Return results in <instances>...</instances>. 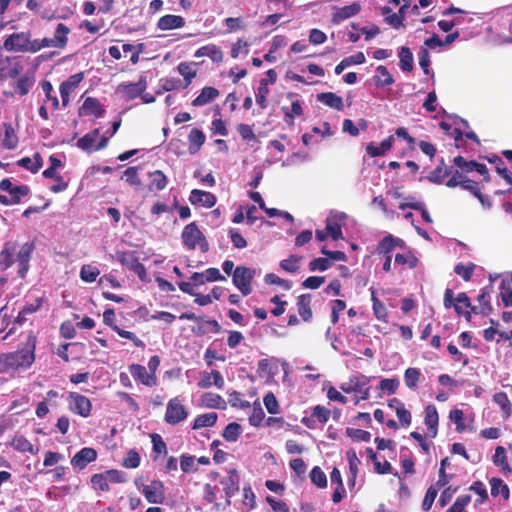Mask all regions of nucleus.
Wrapping results in <instances>:
<instances>
[{
	"mask_svg": "<svg viewBox=\"0 0 512 512\" xmlns=\"http://www.w3.org/2000/svg\"><path fill=\"white\" fill-rule=\"evenodd\" d=\"M37 337L30 331L22 349L0 355V373H13L19 369H25L35 360V347Z\"/></svg>",
	"mask_w": 512,
	"mask_h": 512,
	"instance_id": "1",
	"label": "nucleus"
},
{
	"mask_svg": "<svg viewBox=\"0 0 512 512\" xmlns=\"http://www.w3.org/2000/svg\"><path fill=\"white\" fill-rule=\"evenodd\" d=\"M181 238L188 250H194L197 246L204 253L209 250V243L196 222H191L183 228Z\"/></svg>",
	"mask_w": 512,
	"mask_h": 512,
	"instance_id": "2",
	"label": "nucleus"
},
{
	"mask_svg": "<svg viewBox=\"0 0 512 512\" xmlns=\"http://www.w3.org/2000/svg\"><path fill=\"white\" fill-rule=\"evenodd\" d=\"M255 275V269L246 266H237L233 271L232 282L243 296L252 292L251 284Z\"/></svg>",
	"mask_w": 512,
	"mask_h": 512,
	"instance_id": "3",
	"label": "nucleus"
},
{
	"mask_svg": "<svg viewBox=\"0 0 512 512\" xmlns=\"http://www.w3.org/2000/svg\"><path fill=\"white\" fill-rule=\"evenodd\" d=\"M69 410L83 418L91 414L92 403L90 399L80 393L70 392L67 397Z\"/></svg>",
	"mask_w": 512,
	"mask_h": 512,
	"instance_id": "4",
	"label": "nucleus"
},
{
	"mask_svg": "<svg viewBox=\"0 0 512 512\" xmlns=\"http://www.w3.org/2000/svg\"><path fill=\"white\" fill-rule=\"evenodd\" d=\"M188 416V411L178 397L168 401L164 420L170 425H177Z\"/></svg>",
	"mask_w": 512,
	"mask_h": 512,
	"instance_id": "5",
	"label": "nucleus"
},
{
	"mask_svg": "<svg viewBox=\"0 0 512 512\" xmlns=\"http://www.w3.org/2000/svg\"><path fill=\"white\" fill-rule=\"evenodd\" d=\"M23 72L19 57H0V80L15 79Z\"/></svg>",
	"mask_w": 512,
	"mask_h": 512,
	"instance_id": "6",
	"label": "nucleus"
},
{
	"mask_svg": "<svg viewBox=\"0 0 512 512\" xmlns=\"http://www.w3.org/2000/svg\"><path fill=\"white\" fill-rule=\"evenodd\" d=\"M30 38V32L12 33L4 40L3 48L6 51L26 53Z\"/></svg>",
	"mask_w": 512,
	"mask_h": 512,
	"instance_id": "7",
	"label": "nucleus"
},
{
	"mask_svg": "<svg viewBox=\"0 0 512 512\" xmlns=\"http://www.w3.org/2000/svg\"><path fill=\"white\" fill-rule=\"evenodd\" d=\"M444 307L449 309L454 307L455 312L460 316L462 314V308L471 307V301L468 295L465 292L458 293L457 297L454 298L453 290L447 288L444 293L443 298Z\"/></svg>",
	"mask_w": 512,
	"mask_h": 512,
	"instance_id": "8",
	"label": "nucleus"
},
{
	"mask_svg": "<svg viewBox=\"0 0 512 512\" xmlns=\"http://www.w3.org/2000/svg\"><path fill=\"white\" fill-rule=\"evenodd\" d=\"M142 493L149 503L162 504L165 500V486L161 480H152L144 485Z\"/></svg>",
	"mask_w": 512,
	"mask_h": 512,
	"instance_id": "9",
	"label": "nucleus"
},
{
	"mask_svg": "<svg viewBox=\"0 0 512 512\" xmlns=\"http://www.w3.org/2000/svg\"><path fill=\"white\" fill-rule=\"evenodd\" d=\"M84 79V73L79 72L71 75L67 80L63 81L60 84L59 91L61 95L62 105L64 107L68 106L70 103V95L75 92L78 88L79 84Z\"/></svg>",
	"mask_w": 512,
	"mask_h": 512,
	"instance_id": "10",
	"label": "nucleus"
},
{
	"mask_svg": "<svg viewBox=\"0 0 512 512\" xmlns=\"http://www.w3.org/2000/svg\"><path fill=\"white\" fill-rule=\"evenodd\" d=\"M35 250L34 242H26L24 243L20 250L17 253V263H18V275L20 278H24L30 268L29 262L33 251Z\"/></svg>",
	"mask_w": 512,
	"mask_h": 512,
	"instance_id": "11",
	"label": "nucleus"
},
{
	"mask_svg": "<svg viewBox=\"0 0 512 512\" xmlns=\"http://www.w3.org/2000/svg\"><path fill=\"white\" fill-rule=\"evenodd\" d=\"M129 372L136 381L147 387H154L157 385L156 374L149 373L146 367L141 364H131L129 366Z\"/></svg>",
	"mask_w": 512,
	"mask_h": 512,
	"instance_id": "12",
	"label": "nucleus"
},
{
	"mask_svg": "<svg viewBox=\"0 0 512 512\" xmlns=\"http://www.w3.org/2000/svg\"><path fill=\"white\" fill-rule=\"evenodd\" d=\"M147 89L146 77L141 76L136 83L121 84L118 91L122 93L126 100H133L140 96Z\"/></svg>",
	"mask_w": 512,
	"mask_h": 512,
	"instance_id": "13",
	"label": "nucleus"
},
{
	"mask_svg": "<svg viewBox=\"0 0 512 512\" xmlns=\"http://www.w3.org/2000/svg\"><path fill=\"white\" fill-rule=\"evenodd\" d=\"M97 451L92 447H84L78 451L71 459V465L79 470L84 469L89 463L95 461Z\"/></svg>",
	"mask_w": 512,
	"mask_h": 512,
	"instance_id": "14",
	"label": "nucleus"
},
{
	"mask_svg": "<svg viewBox=\"0 0 512 512\" xmlns=\"http://www.w3.org/2000/svg\"><path fill=\"white\" fill-rule=\"evenodd\" d=\"M189 201L192 205H202L206 208H211L216 204V196L211 192L193 189L189 196Z\"/></svg>",
	"mask_w": 512,
	"mask_h": 512,
	"instance_id": "15",
	"label": "nucleus"
},
{
	"mask_svg": "<svg viewBox=\"0 0 512 512\" xmlns=\"http://www.w3.org/2000/svg\"><path fill=\"white\" fill-rule=\"evenodd\" d=\"M105 114V110L98 99L94 97H87L79 109V115H94L96 118H101Z\"/></svg>",
	"mask_w": 512,
	"mask_h": 512,
	"instance_id": "16",
	"label": "nucleus"
},
{
	"mask_svg": "<svg viewBox=\"0 0 512 512\" xmlns=\"http://www.w3.org/2000/svg\"><path fill=\"white\" fill-rule=\"evenodd\" d=\"M370 377L365 375L352 376L353 393H359L360 398L355 401L358 404L360 400H368L370 398Z\"/></svg>",
	"mask_w": 512,
	"mask_h": 512,
	"instance_id": "17",
	"label": "nucleus"
},
{
	"mask_svg": "<svg viewBox=\"0 0 512 512\" xmlns=\"http://www.w3.org/2000/svg\"><path fill=\"white\" fill-rule=\"evenodd\" d=\"M361 10V5L358 2H353L350 5L336 8L332 16L334 24H340L342 21L357 15Z\"/></svg>",
	"mask_w": 512,
	"mask_h": 512,
	"instance_id": "18",
	"label": "nucleus"
},
{
	"mask_svg": "<svg viewBox=\"0 0 512 512\" xmlns=\"http://www.w3.org/2000/svg\"><path fill=\"white\" fill-rule=\"evenodd\" d=\"M70 28L64 23H58L53 38H48L51 47L64 49L68 44Z\"/></svg>",
	"mask_w": 512,
	"mask_h": 512,
	"instance_id": "19",
	"label": "nucleus"
},
{
	"mask_svg": "<svg viewBox=\"0 0 512 512\" xmlns=\"http://www.w3.org/2000/svg\"><path fill=\"white\" fill-rule=\"evenodd\" d=\"M185 26V19L182 16L167 14L159 18L157 28L162 31L179 29Z\"/></svg>",
	"mask_w": 512,
	"mask_h": 512,
	"instance_id": "20",
	"label": "nucleus"
},
{
	"mask_svg": "<svg viewBox=\"0 0 512 512\" xmlns=\"http://www.w3.org/2000/svg\"><path fill=\"white\" fill-rule=\"evenodd\" d=\"M425 417L424 422L428 428L429 434L432 438L437 435L439 416L436 407L433 404H429L424 410Z\"/></svg>",
	"mask_w": 512,
	"mask_h": 512,
	"instance_id": "21",
	"label": "nucleus"
},
{
	"mask_svg": "<svg viewBox=\"0 0 512 512\" xmlns=\"http://www.w3.org/2000/svg\"><path fill=\"white\" fill-rule=\"evenodd\" d=\"M15 250L16 244L14 242L4 243L0 251V271H5L13 265Z\"/></svg>",
	"mask_w": 512,
	"mask_h": 512,
	"instance_id": "22",
	"label": "nucleus"
},
{
	"mask_svg": "<svg viewBox=\"0 0 512 512\" xmlns=\"http://www.w3.org/2000/svg\"><path fill=\"white\" fill-rule=\"evenodd\" d=\"M226 497L229 499L239 491V480L236 469L230 471V475L220 480Z\"/></svg>",
	"mask_w": 512,
	"mask_h": 512,
	"instance_id": "23",
	"label": "nucleus"
},
{
	"mask_svg": "<svg viewBox=\"0 0 512 512\" xmlns=\"http://www.w3.org/2000/svg\"><path fill=\"white\" fill-rule=\"evenodd\" d=\"M3 139H2V147L7 150H13L18 146L19 138L16 134L15 129L13 128L11 123H3Z\"/></svg>",
	"mask_w": 512,
	"mask_h": 512,
	"instance_id": "24",
	"label": "nucleus"
},
{
	"mask_svg": "<svg viewBox=\"0 0 512 512\" xmlns=\"http://www.w3.org/2000/svg\"><path fill=\"white\" fill-rule=\"evenodd\" d=\"M220 92L217 88L212 86H205L202 88L200 94L192 101L195 107H201L214 101Z\"/></svg>",
	"mask_w": 512,
	"mask_h": 512,
	"instance_id": "25",
	"label": "nucleus"
},
{
	"mask_svg": "<svg viewBox=\"0 0 512 512\" xmlns=\"http://www.w3.org/2000/svg\"><path fill=\"white\" fill-rule=\"evenodd\" d=\"M298 313L304 322L311 321L313 312L311 309V295L309 293L301 294L297 298Z\"/></svg>",
	"mask_w": 512,
	"mask_h": 512,
	"instance_id": "26",
	"label": "nucleus"
},
{
	"mask_svg": "<svg viewBox=\"0 0 512 512\" xmlns=\"http://www.w3.org/2000/svg\"><path fill=\"white\" fill-rule=\"evenodd\" d=\"M204 56L209 57L215 63H220L223 61V52L220 47L215 44L202 46L195 52V57Z\"/></svg>",
	"mask_w": 512,
	"mask_h": 512,
	"instance_id": "27",
	"label": "nucleus"
},
{
	"mask_svg": "<svg viewBox=\"0 0 512 512\" xmlns=\"http://www.w3.org/2000/svg\"><path fill=\"white\" fill-rule=\"evenodd\" d=\"M206 141V136L202 130L193 128L188 134V150L190 154H196Z\"/></svg>",
	"mask_w": 512,
	"mask_h": 512,
	"instance_id": "28",
	"label": "nucleus"
},
{
	"mask_svg": "<svg viewBox=\"0 0 512 512\" xmlns=\"http://www.w3.org/2000/svg\"><path fill=\"white\" fill-rule=\"evenodd\" d=\"M201 404L207 408L226 409V401L217 393L206 392L200 397Z\"/></svg>",
	"mask_w": 512,
	"mask_h": 512,
	"instance_id": "29",
	"label": "nucleus"
},
{
	"mask_svg": "<svg viewBox=\"0 0 512 512\" xmlns=\"http://www.w3.org/2000/svg\"><path fill=\"white\" fill-rule=\"evenodd\" d=\"M43 301V297H38L34 300L33 303L25 304L18 313V316L15 319V323L23 324L27 320L28 315L37 312L41 308Z\"/></svg>",
	"mask_w": 512,
	"mask_h": 512,
	"instance_id": "30",
	"label": "nucleus"
},
{
	"mask_svg": "<svg viewBox=\"0 0 512 512\" xmlns=\"http://www.w3.org/2000/svg\"><path fill=\"white\" fill-rule=\"evenodd\" d=\"M317 100L328 107L334 108L336 110H343L344 104L342 97L336 95L333 92H323L317 95Z\"/></svg>",
	"mask_w": 512,
	"mask_h": 512,
	"instance_id": "31",
	"label": "nucleus"
},
{
	"mask_svg": "<svg viewBox=\"0 0 512 512\" xmlns=\"http://www.w3.org/2000/svg\"><path fill=\"white\" fill-rule=\"evenodd\" d=\"M100 135V130L98 128L90 131L89 133L82 136L77 141V147L80 148L83 151H91L95 150V143Z\"/></svg>",
	"mask_w": 512,
	"mask_h": 512,
	"instance_id": "32",
	"label": "nucleus"
},
{
	"mask_svg": "<svg viewBox=\"0 0 512 512\" xmlns=\"http://www.w3.org/2000/svg\"><path fill=\"white\" fill-rule=\"evenodd\" d=\"M371 301H372V308L375 317L377 320L382 321L384 323L388 322V310L383 302H381L377 296L374 289L371 290Z\"/></svg>",
	"mask_w": 512,
	"mask_h": 512,
	"instance_id": "33",
	"label": "nucleus"
},
{
	"mask_svg": "<svg viewBox=\"0 0 512 512\" xmlns=\"http://www.w3.org/2000/svg\"><path fill=\"white\" fill-rule=\"evenodd\" d=\"M377 74L373 77L374 83L377 87H386L394 83V78L388 69L379 65L376 69Z\"/></svg>",
	"mask_w": 512,
	"mask_h": 512,
	"instance_id": "34",
	"label": "nucleus"
},
{
	"mask_svg": "<svg viewBox=\"0 0 512 512\" xmlns=\"http://www.w3.org/2000/svg\"><path fill=\"white\" fill-rule=\"evenodd\" d=\"M492 290V286L485 287L481 289L477 301L480 304V312L483 316H488L492 311V305L490 303V291Z\"/></svg>",
	"mask_w": 512,
	"mask_h": 512,
	"instance_id": "35",
	"label": "nucleus"
},
{
	"mask_svg": "<svg viewBox=\"0 0 512 512\" xmlns=\"http://www.w3.org/2000/svg\"><path fill=\"white\" fill-rule=\"evenodd\" d=\"M399 65L402 71L411 72L413 70V55L411 50L402 46L399 50Z\"/></svg>",
	"mask_w": 512,
	"mask_h": 512,
	"instance_id": "36",
	"label": "nucleus"
},
{
	"mask_svg": "<svg viewBox=\"0 0 512 512\" xmlns=\"http://www.w3.org/2000/svg\"><path fill=\"white\" fill-rule=\"evenodd\" d=\"M217 414L215 412H209L197 416L194 420L192 429L197 430L204 427H212L217 421Z\"/></svg>",
	"mask_w": 512,
	"mask_h": 512,
	"instance_id": "37",
	"label": "nucleus"
},
{
	"mask_svg": "<svg viewBox=\"0 0 512 512\" xmlns=\"http://www.w3.org/2000/svg\"><path fill=\"white\" fill-rule=\"evenodd\" d=\"M490 485H491V495L493 497L501 495L504 499L509 498V495H510L509 487L506 484H504V482L501 478L493 477L490 480Z\"/></svg>",
	"mask_w": 512,
	"mask_h": 512,
	"instance_id": "38",
	"label": "nucleus"
},
{
	"mask_svg": "<svg viewBox=\"0 0 512 512\" xmlns=\"http://www.w3.org/2000/svg\"><path fill=\"white\" fill-rule=\"evenodd\" d=\"M451 173L452 167H436L426 178L429 182L440 185Z\"/></svg>",
	"mask_w": 512,
	"mask_h": 512,
	"instance_id": "39",
	"label": "nucleus"
},
{
	"mask_svg": "<svg viewBox=\"0 0 512 512\" xmlns=\"http://www.w3.org/2000/svg\"><path fill=\"white\" fill-rule=\"evenodd\" d=\"M346 457L349 463V471L351 474V479L349 480L351 485H355L356 477L358 474V466L360 465V460L357 457L356 451L353 449H349L346 452Z\"/></svg>",
	"mask_w": 512,
	"mask_h": 512,
	"instance_id": "40",
	"label": "nucleus"
},
{
	"mask_svg": "<svg viewBox=\"0 0 512 512\" xmlns=\"http://www.w3.org/2000/svg\"><path fill=\"white\" fill-rule=\"evenodd\" d=\"M488 161L492 164H495V168L497 173L510 185H512V175L504 164V161L501 157L494 155L491 158H488Z\"/></svg>",
	"mask_w": 512,
	"mask_h": 512,
	"instance_id": "41",
	"label": "nucleus"
},
{
	"mask_svg": "<svg viewBox=\"0 0 512 512\" xmlns=\"http://www.w3.org/2000/svg\"><path fill=\"white\" fill-rule=\"evenodd\" d=\"M11 445L15 450L23 453L29 452L31 454H36L38 451H35L31 442L22 435H16L12 439Z\"/></svg>",
	"mask_w": 512,
	"mask_h": 512,
	"instance_id": "42",
	"label": "nucleus"
},
{
	"mask_svg": "<svg viewBox=\"0 0 512 512\" xmlns=\"http://www.w3.org/2000/svg\"><path fill=\"white\" fill-rule=\"evenodd\" d=\"M149 178L151 179L150 189L155 188L156 190L161 191L167 186V177L161 170L150 172Z\"/></svg>",
	"mask_w": 512,
	"mask_h": 512,
	"instance_id": "43",
	"label": "nucleus"
},
{
	"mask_svg": "<svg viewBox=\"0 0 512 512\" xmlns=\"http://www.w3.org/2000/svg\"><path fill=\"white\" fill-rule=\"evenodd\" d=\"M117 261L130 270L139 262L135 251H119L116 253Z\"/></svg>",
	"mask_w": 512,
	"mask_h": 512,
	"instance_id": "44",
	"label": "nucleus"
},
{
	"mask_svg": "<svg viewBox=\"0 0 512 512\" xmlns=\"http://www.w3.org/2000/svg\"><path fill=\"white\" fill-rule=\"evenodd\" d=\"M407 208L419 211L421 213L422 219L426 223H432V218L423 202H415V203H400L399 209L405 210Z\"/></svg>",
	"mask_w": 512,
	"mask_h": 512,
	"instance_id": "45",
	"label": "nucleus"
},
{
	"mask_svg": "<svg viewBox=\"0 0 512 512\" xmlns=\"http://www.w3.org/2000/svg\"><path fill=\"white\" fill-rule=\"evenodd\" d=\"M177 69L186 81L185 87H187L191 83L192 79L197 75V70L191 63L181 62L178 64Z\"/></svg>",
	"mask_w": 512,
	"mask_h": 512,
	"instance_id": "46",
	"label": "nucleus"
},
{
	"mask_svg": "<svg viewBox=\"0 0 512 512\" xmlns=\"http://www.w3.org/2000/svg\"><path fill=\"white\" fill-rule=\"evenodd\" d=\"M493 462L496 466H500L503 471L511 472V467L508 464L506 457V450L502 446H498L495 449V454L493 456Z\"/></svg>",
	"mask_w": 512,
	"mask_h": 512,
	"instance_id": "47",
	"label": "nucleus"
},
{
	"mask_svg": "<svg viewBox=\"0 0 512 512\" xmlns=\"http://www.w3.org/2000/svg\"><path fill=\"white\" fill-rule=\"evenodd\" d=\"M391 12L392 8L388 6L382 8V14L385 16V21L396 29L402 27L405 16L396 13L389 15Z\"/></svg>",
	"mask_w": 512,
	"mask_h": 512,
	"instance_id": "48",
	"label": "nucleus"
},
{
	"mask_svg": "<svg viewBox=\"0 0 512 512\" xmlns=\"http://www.w3.org/2000/svg\"><path fill=\"white\" fill-rule=\"evenodd\" d=\"M99 274L100 270L96 266L90 264L83 265L80 270L81 280L87 283L94 282Z\"/></svg>",
	"mask_w": 512,
	"mask_h": 512,
	"instance_id": "49",
	"label": "nucleus"
},
{
	"mask_svg": "<svg viewBox=\"0 0 512 512\" xmlns=\"http://www.w3.org/2000/svg\"><path fill=\"white\" fill-rule=\"evenodd\" d=\"M276 367H273L269 359H261L257 365V374L261 378L270 379L275 375Z\"/></svg>",
	"mask_w": 512,
	"mask_h": 512,
	"instance_id": "50",
	"label": "nucleus"
},
{
	"mask_svg": "<svg viewBox=\"0 0 512 512\" xmlns=\"http://www.w3.org/2000/svg\"><path fill=\"white\" fill-rule=\"evenodd\" d=\"M33 83H34V79L32 77H29L27 75L22 76V77L18 78V80L16 81V84L14 87L15 92L20 96H24L29 93Z\"/></svg>",
	"mask_w": 512,
	"mask_h": 512,
	"instance_id": "51",
	"label": "nucleus"
},
{
	"mask_svg": "<svg viewBox=\"0 0 512 512\" xmlns=\"http://www.w3.org/2000/svg\"><path fill=\"white\" fill-rule=\"evenodd\" d=\"M241 431V426L236 422H232L225 427L222 436L226 441L235 442L239 438Z\"/></svg>",
	"mask_w": 512,
	"mask_h": 512,
	"instance_id": "52",
	"label": "nucleus"
},
{
	"mask_svg": "<svg viewBox=\"0 0 512 512\" xmlns=\"http://www.w3.org/2000/svg\"><path fill=\"white\" fill-rule=\"evenodd\" d=\"M394 236L391 234L386 235L377 245L376 251L383 256L391 255L394 248Z\"/></svg>",
	"mask_w": 512,
	"mask_h": 512,
	"instance_id": "53",
	"label": "nucleus"
},
{
	"mask_svg": "<svg viewBox=\"0 0 512 512\" xmlns=\"http://www.w3.org/2000/svg\"><path fill=\"white\" fill-rule=\"evenodd\" d=\"M303 115V108L300 100L296 99L292 102L290 112L286 113V117H284V121L287 125L293 126L295 117H300Z\"/></svg>",
	"mask_w": 512,
	"mask_h": 512,
	"instance_id": "54",
	"label": "nucleus"
},
{
	"mask_svg": "<svg viewBox=\"0 0 512 512\" xmlns=\"http://www.w3.org/2000/svg\"><path fill=\"white\" fill-rule=\"evenodd\" d=\"M301 260V256L292 254L287 259H283L280 262V267L287 272L295 273L299 270V263Z\"/></svg>",
	"mask_w": 512,
	"mask_h": 512,
	"instance_id": "55",
	"label": "nucleus"
},
{
	"mask_svg": "<svg viewBox=\"0 0 512 512\" xmlns=\"http://www.w3.org/2000/svg\"><path fill=\"white\" fill-rule=\"evenodd\" d=\"M265 417L264 411L260 402L256 401L252 406V413L249 416V423L252 426L258 427L261 425L263 419Z\"/></svg>",
	"mask_w": 512,
	"mask_h": 512,
	"instance_id": "56",
	"label": "nucleus"
},
{
	"mask_svg": "<svg viewBox=\"0 0 512 512\" xmlns=\"http://www.w3.org/2000/svg\"><path fill=\"white\" fill-rule=\"evenodd\" d=\"M269 94V89L267 87V80L261 79L259 82V87L256 93V103L262 108L265 109L267 107V95Z\"/></svg>",
	"mask_w": 512,
	"mask_h": 512,
	"instance_id": "57",
	"label": "nucleus"
},
{
	"mask_svg": "<svg viewBox=\"0 0 512 512\" xmlns=\"http://www.w3.org/2000/svg\"><path fill=\"white\" fill-rule=\"evenodd\" d=\"M500 297L505 307H512V287L508 280H502L500 285Z\"/></svg>",
	"mask_w": 512,
	"mask_h": 512,
	"instance_id": "58",
	"label": "nucleus"
},
{
	"mask_svg": "<svg viewBox=\"0 0 512 512\" xmlns=\"http://www.w3.org/2000/svg\"><path fill=\"white\" fill-rule=\"evenodd\" d=\"M420 376H421V373H420L419 369L412 368V367L407 368L404 372V381H405L406 386L409 389L416 388Z\"/></svg>",
	"mask_w": 512,
	"mask_h": 512,
	"instance_id": "59",
	"label": "nucleus"
},
{
	"mask_svg": "<svg viewBox=\"0 0 512 512\" xmlns=\"http://www.w3.org/2000/svg\"><path fill=\"white\" fill-rule=\"evenodd\" d=\"M310 479L311 482L319 488H325L327 486L326 474L318 466L312 468L310 472Z\"/></svg>",
	"mask_w": 512,
	"mask_h": 512,
	"instance_id": "60",
	"label": "nucleus"
},
{
	"mask_svg": "<svg viewBox=\"0 0 512 512\" xmlns=\"http://www.w3.org/2000/svg\"><path fill=\"white\" fill-rule=\"evenodd\" d=\"M326 232L333 240H339L343 238L342 228L339 223L335 220L328 218L326 220Z\"/></svg>",
	"mask_w": 512,
	"mask_h": 512,
	"instance_id": "61",
	"label": "nucleus"
},
{
	"mask_svg": "<svg viewBox=\"0 0 512 512\" xmlns=\"http://www.w3.org/2000/svg\"><path fill=\"white\" fill-rule=\"evenodd\" d=\"M399 385L400 381L398 378H385L380 381L378 388L391 395L397 391Z\"/></svg>",
	"mask_w": 512,
	"mask_h": 512,
	"instance_id": "62",
	"label": "nucleus"
},
{
	"mask_svg": "<svg viewBox=\"0 0 512 512\" xmlns=\"http://www.w3.org/2000/svg\"><path fill=\"white\" fill-rule=\"evenodd\" d=\"M139 465H140L139 453L134 449H130L126 454V457L122 461V466L125 468H128V469H134V468L139 467Z\"/></svg>",
	"mask_w": 512,
	"mask_h": 512,
	"instance_id": "63",
	"label": "nucleus"
},
{
	"mask_svg": "<svg viewBox=\"0 0 512 512\" xmlns=\"http://www.w3.org/2000/svg\"><path fill=\"white\" fill-rule=\"evenodd\" d=\"M471 502V496L470 495H462L459 496L454 504L447 509L445 512H467L465 510V507Z\"/></svg>",
	"mask_w": 512,
	"mask_h": 512,
	"instance_id": "64",
	"label": "nucleus"
}]
</instances>
